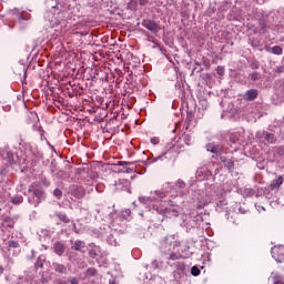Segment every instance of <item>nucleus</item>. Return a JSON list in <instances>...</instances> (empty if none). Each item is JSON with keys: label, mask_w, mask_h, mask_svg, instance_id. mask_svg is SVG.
Masks as SVG:
<instances>
[{"label": "nucleus", "mask_w": 284, "mask_h": 284, "mask_svg": "<svg viewBox=\"0 0 284 284\" xmlns=\"http://www.w3.org/2000/svg\"><path fill=\"white\" fill-rule=\"evenodd\" d=\"M207 152H212V154H215V156H219L221 154V148L216 145L209 144L206 146Z\"/></svg>", "instance_id": "obj_14"}, {"label": "nucleus", "mask_w": 284, "mask_h": 284, "mask_svg": "<svg viewBox=\"0 0 284 284\" xmlns=\"http://www.w3.org/2000/svg\"><path fill=\"white\" fill-rule=\"evenodd\" d=\"M139 3H140V6H145V4H148V0H139Z\"/></svg>", "instance_id": "obj_40"}, {"label": "nucleus", "mask_w": 284, "mask_h": 284, "mask_svg": "<svg viewBox=\"0 0 284 284\" xmlns=\"http://www.w3.org/2000/svg\"><path fill=\"white\" fill-rule=\"evenodd\" d=\"M255 207H256L257 212H261V210H262L263 212H265V207H264V206H261V205H256V204H255Z\"/></svg>", "instance_id": "obj_38"}, {"label": "nucleus", "mask_w": 284, "mask_h": 284, "mask_svg": "<svg viewBox=\"0 0 284 284\" xmlns=\"http://www.w3.org/2000/svg\"><path fill=\"white\" fill-rule=\"evenodd\" d=\"M142 26L152 32V34H156L161 30V27L153 20H143Z\"/></svg>", "instance_id": "obj_9"}, {"label": "nucleus", "mask_w": 284, "mask_h": 284, "mask_svg": "<svg viewBox=\"0 0 284 284\" xmlns=\"http://www.w3.org/2000/svg\"><path fill=\"white\" fill-rule=\"evenodd\" d=\"M272 54H277L281 55L283 54V48H281L280 45H275L271 49Z\"/></svg>", "instance_id": "obj_17"}, {"label": "nucleus", "mask_w": 284, "mask_h": 284, "mask_svg": "<svg viewBox=\"0 0 284 284\" xmlns=\"http://www.w3.org/2000/svg\"><path fill=\"white\" fill-rule=\"evenodd\" d=\"M109 284H116V281L112 280L109 282Z\"/></svg>", "instance_id": "obj_46"}, {"label": "nucleus", "mask_w": 284, "mask_h": 284, "mask_svg": "<svg viewBox=\"0 0 284 284\" xmlns=\"http://www.w3.org/2000/svg\"><path fill=\"white\" fill-rule=\"evenodd\" d=\"M261 79V75L257 72H254L251 74V80L252 81H258Z\"/></svg>", "instance_id": "obj_31"}, {"label": "nucleus", "mask_w": 284, "mask_h": 284, "mask_svg": "<svg viewBox=\"0 0 284 284\" xmlns=\"http://www.w3.org/2000/svg\"><path fill=\"white\" fill-rule=\"evenodd\" d=\"M191 274L192 276H199L201 274V270L197 266H192Z\"/></svg>", "instance_id": "obj_22"}, {"label": "nucleus", "mask_w": 284, "mask_h": 284, "mask_svg": "<svg viewBox=\"0 0 284 284\" xmlns=\"http://www.w3.org/2000/svg\"><path fill=\"white\" fill-rule=\"evenodd\" d=\"M265 141H267V143H274V141H275L274 134H272V133H266V134H265Z\"/></svg>", "instance_id": "obj_23"}, {"label": "nucleus", "mask_w": 284, "mask_h": 284, "mask_svg": "<svg viewBox=\"0 0 284 284\" xmlns=\"http://www.w3.org/2000/svg\"><path fill=\"white\" fill-rule=\"evenodd\" d=\"M34 128H38V131L40 132V136H41V139H43L44 131H43V129H41V126H39V123H37L34 125Z\"/></svg>", "instance_id": "obj_33"}, {"label": "nucleus", "mask_w": 284, "mask_h": 284, "mask_svg": "<svg viewBox=\"0 0 284 284\" xmlns=\"http://www.w3.org/2000/svg\"><path fill=\"white\" fill-rule=\"evenodd\" d=\"M118 165L123 166V165H132V162H128V161H119Z\"/></svg>", "instance_id": "obj_34"}, {"label": "nucleus", "mask_w": 284, "mask_h": 284, "mask_svg": "<svg viewBox=\"0 0 284 284\" xmlns=\"http://www.w3.org/2000/svg\"><path fill=\"white\" fill-rule=\"evenodd\" d=\"M118 190H130V182L129 180L125 179H120L116 183H115Z\"/></svg>", "instance_id": "obj_10"}, {"label": "nucleus", "mask_w": 284, "mask_h": 284, "mask_svg": "<svg viewBox=\"0 0 284 284\" xmlns=\"http://www.w3.org/2000/svg\"><path fill=\"white\" fill-rule=\"evenodd\" d=\"M216 72L220 77H223V74H225V68L223 67H217L216 68Z\"/></svg>", "instance_id": "obj_29"}, {"label": "nucleus", "mask_w": 284, "mask_h": 284, "mask_svg": "<svg viewBox=\"0 0 284 284\" xmlns=\"http://www.w3.org/2000/svg\"><path fill=\"white\" fill-rule=\"evenodd\" d=\"M0 174H6V170H1V171H0Z\"/></svg>", "instance_id": "obj_48"}, {"label": "nucleus", "mask_w": 284, "mask_h": 284, "mask_svg": "<svg viewBox=\"0 0 284 284\" xmlns=\"http://www.w3.org/2000/svg\"><path fill=\"white\" fill-rule=\"evenodd\" d=\"M0 156L6 165H14L17 163V155L12 152L10 146H3L0 149Z\"/></svg>", "instance_id": "obj_6"}, {"label": "nucleus", "mask_w": 284, "mask_h": 284, "mask_svg": "<svg viewBox=\"0 0 284 284\" xmlns=\"http://www.w3.org/2000/svg\"><path fill=\"white\" fill-rule=\"evenodd\" d=\"M283 185V176H278L277 179L273 180L270 184L272 190H278Z\"/></svg>", "instance_id": "obj_13"}, {"label": "nucleus", "mask_w": 284, "mask_h": 284, "mask_svg": "<svg viewBox=\"0 0 284 284\" xmlns=\"http://www.w3.org/2000/svg\"><path fill=\"white\" fill-rule=\"evenodd\" d=\"M231 143H236V141H239V134L233 133L230 138Z\"/></svg>", "instance_id": "obj_32"}, {"label": "nucleus", "mask_w": 284, "mask_h": 284, "mask_svg": "<svg viewBox=\"0 0 284 284\" xmlns=\"http://www.w3.org/2000/svg\"><path fill=\"white\" fill-rule=\"evenodd\" d=\"M81 196H83V191H80L78 197L81 199Z\"/></svg>", "instance_id": "obj_45"}, {"label": "nucleus", "mask_w": 284, "mask_h": 284, "mask_svg": "<svg viewBox=\"0 0 284 284\" xmlns=\"http://www.w3.org/2000/svg\"><path fill=\"white\" fill-rule=\"evenodd\" d=\"M272 278L274 284H284L283 276L278 273H272Z\"/></svg>", "instance_id": "obj_16"}, {"label": "nucleus", "mask_w": 284, "mask_h": 284, "mask_svg": "<svg viewBox=\"0 0 284 284\" xmlns=\"http://www.w3.org/2000/svg\"><path fill=\"white\" fill-rule=\"evenodd\" d=\"M4 223L8 227H14V220L10 219V217H7L4 220Z\"/></svg>", "instance_id": "obj_25"}, {"label": "nucleus", "mask_w": 284, "mask_h": 284, "mask_svg": "<svg viewBox=\"0 0 284 284\" xmlns=\"http://www.w3.org/2000/svg\"><path fill=\"white\" fill-rule=\"evenodd\" d=\"M173 278L176 281V283H184V281H187V275L185 274V264H176V270L173 272Z\"/></svg>", "instance_id": "obj_7"}, {"label": "nucleus", "mask_w": 284, "mask_h": 284, "mask_svg": "<svg viewBox=\"0 0 284 284\" xmlns=\"http://www.w3.org/2000/svg\"><path fill=\"white\" fill-rule=\"evenodd\" d=\"M53 250L58 256H62L63 252H65V245H63L61 242H57L53 245Z\"/></svg>", "instance_id": "obj_12"}, {"label": "nucleus", "mask_w": 284, "mask_h": 284, "mask_svg": "<svg viewBox=\"0 0 284 284\" xmlns=\"http://www.w3.org/2000/svg\"><path fill=\"white\" fill-rule=\"evenodd\" d=\"M70 283H71V284H79V282L77 281V278H72V280L70 281Z\"/></svg>", "instance_id": "obj_41"}, {"label": "nucleus", "mask_w": 284, "mask_h": 284, "mask_svg": "<svg viewBox=\"0 0 284 284\" xmlns=\"http://www.w3.org/2000/svg\"><path fill=\"white\" fill-rule=\"evenodd\" d=\"M181 243L176 239V235H169L164 240L161 241L160 250L163 254H170V252H174L176 247H179Z\"/></svg>", "instance_id": "obj_3"}, {"label": "nucleus", "mask_w": 284, "mask_h": 284, "mask_svg": "<svg viewBox=\"0 0 284 284\" xmlns=\"http://www.w3.org/2000/svg\"><path fill=\"white\" fill-rule=\"evenodd\" d=\"M12 203H14V205H20V203H23V196L21 195H17L12 199Z\"/></svg>", "instance_id": "obj_21"}, {"label": "nucleus", "mask_w": 284, "mask_h": 284, "mask_svg": "<svg viewBox=\"0 0 284 284\" xmlns=\"http://www.w3.org/2000/svg\"><path fill=\"white\" fill-rule=\"evenodd\" d=\"M8 246L17 248V247H19V242H17V241H9L8 242Z\"/></svg>", "instance_id": "obj_28"}, {"label": "nucleus", "mask_w": 284, "mask_h": 284, "mask_svg": "<svg viewBox=\"0 0 284 284\" xmlns=\"http://www.w3.org/2000/svg\"><path fill=\"white\" fill-rule=\"evenodd\" d=\"M0 274H3V267L0 266Z\"/></svg>", "instance_id": "obj_49"}, {"label": "nucleus", "mask_w": 284, "mask_h": 284, "mask_svg": "<svg viewBox=\"0 0 284 284\" xmlns=\"http://www.w3.org/2000/svg\"><path fill=\"white\" fill-rule=\"evenodd\" d=\"M128 9L129 10H136V1L130 0V2L128 3Z\"/></svg>", "instance_id": "obj_27"}, {"label": "nucleus", "mask_w": 284, "mask_h": 284, "mask_svg": "<svg viewBox=\"0 0 284 284\" xmlns=\"http://www.w3.org/2000/svg\"><path fill=\"white\" fill-rule=\"evenodd\" d=\"M90 256H97V253H94V251H90Z\"/></svg>", "instance_id": "obj_43"}, {"label": "nucleus", "mask_w": 284, "mask_h": 284, "mask_svg": "<svg viewBox=\"0 0 284 284\" xmlns=\"http://www.w3.org/2000/svg\"><path fill=\"white\" fill-rule=\"evenodd\" d=\"M203 172H207V169L203 168L197 170V175L201 176V174H203Z\"/></svg>", "instance_id": "obj_37"}, {"label": "nucleus", "mask_w": 284, "mask_h": 284, "mask_svg": "<svg viewBox=\"0 0 284 284\" xmlns=\"http://www.w3.org/2000/svg\"><path fill=\"white\" fill-rule=\"evenodd\" d=\"M62 194H63V192H61V190H59V189H55V190L53 191V195H54L57 199H61Z\"/></svg>", "instance_id": "obj_30"}, {"label": "nucleus", "mask_w": 284, "mask_h": 284, "mask_svg": "<svg viewBox=\"0 0 284 284\" xmlns=\"http://www.w3.org/2000/svg\"><path fill=\"white\" fill-rule=\"evenodd\" d=\"M131 211L130 209H125L122 211V219H125L128 221L130 219Z\"/></svg>", "instance_id": "obj_24"}, {"label": "nucleus", "mask_w": 284, "mask_h": 284, "mask_svg": "<svg viewBox=\"0 0 284 284\" xmlns=\"http://www.w3.org/2000/svg\"><path fill=\"white\" fill-rule=\"evenodd\" d=\"M179 154V146L173 142L166 144L163 153L159 155L155 161H172Z\"/></svg>", "instance_id": "obj_5"}, {"label": "nucleus", "mask_w": 284, "mask_h": 284, "mask_svg": "<svg viewBox=\"0 0 284 284\" xmlns=\"http://www.w3.org/2000/svg\"><path fill=\"white\" fill-rule=\"evenodd\" d=\"M85 247V242L78 240L73 243L72 250H75L77 252H80V250H83Z\"/></svg>", "instance_id": "obj_15"}, {"label": "nucleus", "mask_w": 284, "mask_h": 284, "mask_svg": "<svg viewBox=\"0 0 284 284\" xmlns=\"http://www.w3.org/2000/svg\"><path fill=\"white\" fill-rule=\"evenodd\" d=\"M151 143H152V145H159V143H160L159 138H152Z\"/></svg>", "instance_id": "obj_36"}, {"label": "nucleus", "mask_w": 284, "mask_h": 284, "mask_svg": "<svg viewBox=\"0 0 284 284\" xmlns=\"http://www.w3.org/2000/svg\"><path fill=\"white\" fill-rule=\"evenodd\" d=\"M165 196V192L156 190L151 192V196H140L139 201L148 207L149 212H156V214H161V216H165L166 219L179 216L181 207L172 204L170 201H163Z\"/></svg>", "instance_id": "obj_2"}, {"label": "nucleus", "mask_w": 284, "mask_h": 284, "mask_svg": "<svg viewBox=\"0 0 284 284\" xmlns=\"http://www.w3.org/2000/svg\"><path fill=\"white\" fill-rule=\"evenodd\" d=\"M28 201L31 205H39L41 201L45 199V194H43V190H41L40 186H37L34 184L31 185V187L28 190Z\"/></svg>", "instance_id": "obj_4"}, {"label": "nucleus", "mask_w": 284, "mask_h": 284, "mask_svg": "<svg viewBox=\"0 0 284 284\" xmlns=\"http://www.w3.org/2000/svg\"><path fill=\"white\" fill-rule=\"evenodd\" d=\"M256 97H258V91L251 89V90L246 91L244 99H246V101H254V99H256Z\"/></svg>", "instance_id": "obj_11"}, {"label": "nucleus", "mask_w": 284, "mask_h": 284, "mask_svg": "<svg viewBox=\"0 0 284 284\" xmlns=\"http://www.w3.org/2000/svg\"><path fill=\"white\" fill-rule=\"evenodd\" d=\"M48 12L45 19L51 28H59L60 32H65L69 21L74 20L79 14L77 0H47Z\"/></svg>", "instance_id": "obj_1"}, {"label": "nucleus", "mask_w": 284, "mask_h": 284, "mask_svg": "<svg viewBox=\"0 0 284 284\" xmlns=\"http://www.w3.org/2000/svg\"><path fill=\"white\" fill-rule=\"evenodd\" d=\"M57 216L60 221H62L63 223H70V220L68 219V216L65 215V213H57Z\"/></svg>", "instance_id": "obj_18"}, {"label": "nucleus", "mask_w": 284, "mask_h": 284, "mask_svg": "<svg viewBox=\"0 0 284 284\" xmlns=\"http://www.w3.org/2000/svg\"><path fill=\"white\" fill-rule=\"evenodd\" d=\"M181 258V254L171 253L169 256V261H179Z\"/></svg>", "instance_id": "obj_26"}, {"label": "nucleus", "mask_w": 284, "mask_h": 284, "mask_svg": "<svg viewBox=\"0 0 284 284\" xmlns=\"http://www.w3.org/2000/svg\"><path fill=\"white\" fill-rule=\"evenodd\" d=\"M175 190H185V182H183V180H178L175 184Z\"/></svg>", "instance_id": "obj_20"}, {"label": "nucleus", "mask_w": 284, "mask_h": 284, "mask_svg": "<svg viewBox=\"0 0 284 284\" xmlns=\"http://www.w3.org/2000/svg\"><path fill=\"white\" fill-rule=\"evenodd\" d=\"M152 265H153V267H155V270H156V267H159V264L156 263V261H153Z\"/></svg>", "instance_id": "obj_42"}, {"label": "nucleus", "mask_w": 284, "mask_h": 284, "mask_svg": "<svg viewBox=\"0 0 284 284\" xmlns=\"http://www.w3.org/2000/svg\"><path fill=\"white\" fill-rule=\"evenodd\" d=\"M87 274H89V276H94V274H97V270H94V268H89V270L87 271Z\"/></svg>", "instance_id": "obj_35"}, {"label": "nucleus", "mask_w": 284, "mask_h": 284, "mask_svg": "<svg viewBox=\"0 0 284 284\" xmlns=\"http://www.w3.org/2000/svg\"><path fill=\"white\" fill-rule=\"evenodd\" d=\"M58 284H68L65 281H58Z\"/></svg>", "instance_id": "obj_44"}, {"label": "nucleus", "mask_w": 284, "mask_h": 284, "mask_svg": "<svg viewBox=\"0 0 284 284\" xmlns=\"http://www.w3.org/2000/svg\"><path fill=\"white\" fill-rule=\"evenodd\" d=\"M19 21H23V16H20V17H19Z\"/></svg>", "instance_id": "obj_47"}, {"label": "nucleus", "mask_w": 284, "mask_h": 284, "mask_svg": "<svg viewBox=\"0 0 284 284\" xmlns=\"http://www.w3.org/2000/svg\"><path fill=\"white\" fill-rule=\"evenodd\" d=\"M123 172H125L126 174H132L133 170L132 168H126Z\"/></svg>", "instance_id": "obj_39"}, {"label": "nucleus", "mask_w": 284, "mask_h": 284, "mask_svg": "<svg viewBox=\"0 0 284 284\" xmlns=\"http://www.w3.org/2000/svg\"><path fill=\"white\" fill-rule=\"evenodd\" d=\"M54 270H55V272H59V274H65V272H67L65 266L61 265V264H57Z\"/></svg>", "instance_id": "obj_19"}, {"label": "nucleus", "mask_w": 284, "mask_h": 284, "mask_svg": "<svg viewBox=\"0 0 284 284\" xmlns=\"http://www.w3.org/2000/svg\"><path fill=\"white\" fill-rule=\"evenodd\" d=\"M272 256L277 263H284V246H275L272 248Z\"/></svg>", "instance_id": "obj_8"}]
</instances>
